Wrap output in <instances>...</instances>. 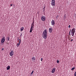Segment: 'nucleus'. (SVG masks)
Listing matches in <instances>:
<instances>
[{"label": "nucleus", "instance_id": "nucleus-1", "mask_svg": "<svg viewBox=\"0 0 76 76\" xmlns=\"http://www.w3.org/2000/svg\"><path fill=\"white\" fill-rule=\"evenodd\" d=\"M47 35V29H45L43 32L42 37L44 39H46Z\"/></svg>", "mask_w": 76, "mask_h": 76}, {"label": "nucleus", "instance_id": "nucleus-2", "mask_svg": "<svg viewBox=\"0 0 76 76\" xmlns=\"http://www.w3.org/2000/svg\"><path fill=\"white\" fill-rule=\"evenodd\" d=\"M51 5L53 7L55 6V0H52Z\"/></svg>", "mask_w": 76, "mask_h": 76}, {"label": "nucleus", "instance_id": "nucleus-3", "mask_svg": "<svg viewBox=\"0 0 76 76\" xmlns=\"http://www.w3.org/2000/svg\"><path fill=\"white\" fill-rule=\"evenodd\" d=\"M41 20L42 21H45V17L44 16H42L41 17Z\"/></svg>", "mask_w": 76, "mask_h": 76}, {"label": "nucleus", "instance_id": "nucleus-4", "mask_svg": "<svg viewBox=\"0 0 76 76\" xmlns=\"http://www.w3.org/2000/svg\"><path fill=\"white\" fill-rule=\"evenodd\" d=\"M49 31L50 33H51L53 32V28H50L49 29Z\"/></svg>", "mask_w": 76, "mask_h": 76}, {"label": "nucleus", "instance_id": "nucleus-5", "mask_svg": "<svg viewBox=\"0 0 76 76\" xmlns=\"http://www.w3.org/2000/svg\"><path fill=\"white\" fill-rule=\"evenodd\" d=\"M5 41V38H4V37H3L1 40V42L2 43H3Z\"/></svg>", "mask_w": 76, "mask_h": 76}, {"label": "nucleus", "instance_id": "nucleus-6", "mask_svg": "<svg viewBox=\"0 0 76 76\" xmlns=\"http://www.w3.org/2000/svg\"><path fill=\"white\" fill-rule=\"evenodd\" d=\"M17 41H19V43L20 44V42H21L20 41H21V39H19V37H18L17 38Z\"/></svg>", "mask_w": 76, "mask_h": 76}, {"label": "nucleus", "instance_id": "nucleus-7", "mask_svg": "<svg viewBox=\"0 0 76 76\" xmlns=\"http://www.w3.org/2000/svg\"><path fill=\"white\" fill-rule=\"evenodd\" d=\"M51 23L52 25H54V24H55V22L54 21V20H53L52 21Z\"/></svg>", "mask_w": 76, "mask_h": 76}, {"label": "nucleus", "instance_id": "nucleus-8", "mask_svg": "<svg viewBox=\"0 0 76 76\" xmlns=\"http://www.w3.org/2000/svg\"><path fill=\"white\" fill-rule=\"evenodd\" d=\"M55 70H56V68H53L52 70V73H54V72H55Z\"/></svg>", "mask_w": 76, "mask_h": 76}, {"label": "nucleus", "instance_id": "nucleus-9", "mask_svg": "<svg viewBox=\"0 0 76 76\" xmlns=\"http://www.w3.org/2000/svg\"><path fill=\"white\" fill-rule=\"evenodd\" d=\"M71 32H75V28H73L72 29Z\"/></svg>", "mask_w": 76, "mask_h": 76}, {"label": "nucleus", "instance_id": "nucleus-10", "mask_svg": "<svg viewBox=\"0 0 76 76\" xmlns=\"http://www.w3.org/2000/svg\"><path fill=\"white\" fill-rule=\"evenodd\" d=\"M10 56H12L13 55V51H11V53H10Z\"/></svg>", "mask_w": 76, "mask_h": 76}, {"label": "nucleus", "instance_id": "nucleus-11", "mask_svg": "<svg viewBox=\"0 0 76 76\" xmlns=\"http://www.w3.org/2000/svg\"><path fill=\"white\" fill-rule=\"evenodd\" d=\"M33 29H34V28H32V27H31L30 29V32H32V31L33 30Z\"/></svg>", "mask_w": 76, "mask_h": 76}, {"label": "nucleus", "instance_id": "nucleus-12", "mask_svg": "<svg viewBox=\"0 0 76 76\" xmlns=\"http://www.w3.org/2000/svg\"><path fill=\"white\" fill-rule=\"evenodd\" d=\"M34 23H32L31 25V28H34Z\"/></svg>", "mask_w": 76, "mask_h": 76}, {"label": "nucleus", "instance_id": "nucleus-13", "mask_svg": "<svg viewBox=\"0 0 76 76\" xmlns=\"http://www.w3.org/2000/svg\"><path fill=\"white\" fill-rule=\"evenodd\" d=\"M24 29V27H22V28H20V31H22L23 30V29Z\"/></svg>", "mask_w": 76, "mask_h": 76}, {"label": "nucleus", "instance_id": "nucleus-14", "mask_svg": "<svg viewBox=\"0 0 76 76\" xmlns=\"http://www.w3.org/2000/svg\"><path fill=\"white\" fill-rule=\"evenodd\" d=\"M32 60L33 61H34L35 60V58L34 57H32Z\"/></svg>", "mask_w": 76, "mask_h": 76}, {"label": "nucleus", "instance_id": "nucleus-15", "mask_svg": "<svg viewBox=\"0 0 76 76\" xmlns=\"http://www.w3.org/2000/svg\"><path fill=\"white\" fill-rule=\"evenodd\" d=\"M75 34V33L71 32V35H72V36H74V34Z\"/></svg>", "mask_w": 76, "mask_h": 76}, {"label": "nucleus", "instance_id": "nucleus-16", "mask_svg": "<svg viewBox=\"0 0 76 76\" xmlns=\"http://www.w3.org/2000/svg\"><path fill=\"white\" fill-rule=\"evenodd\" d=\"M10 37H9V36H8L7 37V41H9Z\"/></svg>", "mask_w": 76, "mask_h": 76}, {"label": "nucleus", "instance_id": "nucleus-17", "mask_svg": "<svg viewBox=\"0 0 76 76\" xmlns=\"http://www.w3.org/2000/svg\"><path fill=\"white\" fill-rule=\"evenodd\" d=\"M7 70H9L10 69V66H7Z\"/></svg>", "mask_w": 76, "mask_h": 76}, {"label": "nucleus", "instance_id": "nucleus-18", "mask_svg": "<svg viewBox=\"0 0 76 76\" xmlns=\"http://www.w3.org/2000/svg\"><path fill=\"white\" fill-rule=\"evenodd\" d=\"M75 67L72 68L71 69V70H75Z\"/></svg>", "mask_w": 76, "mask_h": 76}, {"label": "nucleus", "instance_id": "nucleus-19", "mask_svg": "<svg viewBox=\"0 0 76 76\" xmlns=\"http://www.w3.org/2000/svg\"><path fill=\"white\" fill-rule=\"evenodd\" d=\"M17 47H19V45H20V44L19 43H18L17 44Z\"/></svg>", "mask_w": 76, "mask_h": 76}, {"label": "nucleus", "instance_id": "nucleus-20", "mask_svg": "<svg viewBox=\"0 0 76 76\" xmlns=\"http://www.w3.org/2000/svg\"><path fill=\"white\" fill-rule=\"evenodd\" d=\"M59 16L58 15L56 16V18L58 19V18Z\"/></svg>", "mask_w": 76, "mask_h": 76}, {"label": "nucleus", "instance_id": "nucleus-21", "mask_svg": "<svg viewBox=\"0 0 76 76\" xmlns=\"http://www.w3.org/2000/svg\"><path fill=\"white\" fill-rule=\"evenodd\" d=\"M57 63H59V62H60V61H59L58 60L57 61Z\"/></svg>", "mask_w": 76, "mask_h": 76}, {"label": "nucleus", "instance_id": "nucleus-22", "mask_svg": "<svg viewBox=\"0 0 76 76\" xmlns=\"http://www.w3.org/2000/svg\"><path fill=\"white\" fill-rule=\"evenodd\" d=\"M33 73H34V71H33L31 73V74L32 75V74H33Z\"/></svg>", "mask_w": 76, "mask_h": 76}, {"label": "nucleus", "instance_id": "nucleus-23", "mask_svg": "<svg viewBox=\"0 0 76 76\" xmlns=\"http://www.w3.org/2000/svg\"><path fill=\"white\" fill-rule=\"evenodd\" d=\"M74 76H76V71L75 72L74 74Z\"/></svg>", "mask_w": 76, "mask_h": 76}, {"label": "nucleus", "instance_id": "nucleus-24", "mask_svg": "<svg viewBox=\"0 0 76 76\" xmlns=\"http://www.w3.org/2000/svg\"><path fill=\"white\" fill-rule=\"evenodd\" d=\"M43 60V58H41V61H42V60Z\"/></svg>", "mask_w": 76, "mask_h": 76}, {"label": "nucleus", "instance_id": "nucleus-25", "mask_svg": "<svg viewBox=\"0 0 76 76\" xmlns=\"http://www.w3.org/2000/svg\"><path fill=\"white\" fill-rule=\"evenodd\" d=\"M71 26L70 25H69L68 27L69 28H70V27Z\"/></svg>", "mask_w": 76, "mask_h": 76}, {"label": "nucleus", "instance_id": "nucleus-26", "mask_svg": "<svg viewBox=\"0 0 76 76\" xmlns=\"http://www.w3.org/2000/svg\"><path fill=\"white\" fill-rule=\"evenodd\" d=\"M70 33H69V35H68V37H70Z\"/></svg>", "mask_w": 76, "mask_h": 76}, {"label": "nucleus", "instance_id": "nucleus-27", "mask_svg": "<svg viewBox=\"0 0 76 76\" xmlns=\"http://www.w3.org/2000/svg\"><path fill=\"white\" fill-rule=\"evenodd\" d=\"M73 39H72V40H71V42H72V41H73Z\"/></svg>", "mask_w": 76, "mask_h": 76}, {"label": "nucleus", "instance_id": "nucleus-28", "mask_svg": "<svg viewBox=\"0 0 76 76\" xmlns=\"http://www.w3.org/2000/svg\"><path fill=\"white\" fill-rule=\"evenodd\" d=\"M33 23V25H34V21H33V23Z\"/></svg>", "mask_w": 76, "mask_h": 76}, {"label": "nucleus", "instance_id": "nucleus-29", "mask_svg": "<svg viewBox=\"0 0 76 76\" xmlns=\"http://www.w3.org/2000/svg\"><path fill=\"white\" fill-rule=\"evenodd\" d=\"M4 50V48H2V50L3 51V50Z\"/></svg>", "mask_w": 76, "mask_h": 76}, {"label": "nucleus", "instance_id": "nucleus-30", "mask_svg": "<svg viewBox=\"0 0 76 76\" xmlns=\"http://www.w3.org/2000/svg\"><path fill=\"white\" fill-rule=\"evenodd\" d=\"M20 37H22V34H21V35L20 36Z\"/></svg>", "mask_w": 76, "mask_h": 76}, {"label": "nucleus", "instance_id": "nucleus-31", "mask_svg": "<svg viewBox=\"0 0 76 76\" xmlns=\"http://www.w3.org/2000/svg\"><path fill=\"white\" fill-rule=\"evenodd\" d=\"M12 5H13V4H11V5H10V6H12Z\"/></svg>", "mask_w": 76, "mask_h": 76}, {"label": "nucleus", "instance_id": "nucleus-32", "mask_svg": "<svg viewBox=\"0 0 76 76\" xmlns=\"http://www.w3.org/2000/svg\"><path fill=\"white\" fill-rule=\"evenodd\" d=\"M71 31V30H70V31H69V33H70V32Z\"/></svg>", "mask_w": 76, "mask_h": 76}, {"label": "nucleus", "instance_id": "nucleus-33", "mask_svg": "<svg viewBox=\"0 0 76 76\" xmlns=\"http://www.w3.org/2000/svg\"><path fill=\"white\" fill-rule=\"evenodd\" d=\"M70 39H71V38H70Z\"/></svg>", "mask_w": 76, "mask_h": 76}, {"label": "nucleus", "instance_id": "nucleus-34", "mask_svg": "<svg viewBox=\"0 0 76 76\" xmlns=\"http://www.w3.org/2000/svg\"><path fill=\"white\" fill-rule=\"evenodd\" d=\"M19 42H20V41H19Z\"/></svg>", "mask_w": 76, "mask_h": 76}]
</instances>
